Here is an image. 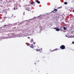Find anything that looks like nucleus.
Wrapping results in <instances>:
<instances>
[{
    "label": "nucleus",
    "mask_w": 74,
    "mask_h": 74,
    "mask_svg": "<svg viewBox=\"0 0 74 74\" xmlns=\"http://www.w3.org/2000/svg\"><path fill=\"white\" fill-rule=\"evenodd\" d=\"M64 30H66V28L65 27H63Z\"/></svg>",
    "instance_id": "11"
},
{
    "label": "nucleus",
    "mask_w": 74,
    "mask_h": 74,
    "mask_svg": "<svg viewBox=\"0 0 74 74\" xmlns=\"http://www.w3.org/2000/svg\"><path fill=\"white\" fill-rule=\"evenodd\" d=\"M30 47L32 48H34V46H33V44H32L30 46Z\"/></svg>",
    "instance_id": "8"
},
{
    "label": "nucleus",
    "mask_w": 74,
    "mask_h": 74,
    "mask_svg": "<svg viewBox=\"0 0 74 74\" xmlns=\"http://www.w3.org/2000/svg\"><path fill=\"white\" fill-rule=\"evenodd\" d=\"M28 38H29V39H30V37H28Z\"/></svg>",
    "instance_id": "16"
},
{
    "label": "nucleus",
    "mask_w": 74,
    "mask_h": 74,
    "mask_svg": "<svg viewBox=\"0 0 74 74\" xmlns=\"http://www.w3.org/2000/svg\"><path fill=\"white\" fill-rule=\"evenodd\" d=\"M60 8V7L58 8H57V9H59V8Z\"/></svg>",
    "instance_id": "18"
},
{
    "label": "nucleus",
    "mask_w": 74,
    "mask_h": 74,
    "mask_svg": "<svg viewBox=\"0 0 74 74\" xmlns=\"http://www.w3.org/2000/svg\"><path fill=\"white\" fill-rule=\"evenodd\" d=\"M35 2H36V3H38V4H40V1H38L37 0H36Z\"/></svg>",
    "instance_id": "6"
},
{
    "label": "nucleus",
    "mask_w": 74,
    "mask_h": 74,
    "mask_svg": "<svg viewBox=\"0 0 74 74\" xmlns=\"http://www.w3.org/2000/svg\"><path fill=\"white\" fill-rule=\"evenodd\" d=\"M57 27H56V28H54L53 29H56V31H57V32H59V30H60V29L59 28H57Z\"/></svg>",
    "instance_id": "4"
},
{
    "label": "nucleus",
    "mask_w": 74,
    "mask_h": 74,
    "mask_svg": "<svg viewBox=\"0 0 74 74\" xmlns=\"http://www.w3.org/2000/svg\"><path fill=\"white\" fill-rule=\"evenodd\" d=\"M28 8H29V7H28Z\"/></svg>",
    "instance_id": "21"
},
{
    "label": "nucleus",
    "mask_w": 74,
    "mask_h": 74,
    "mask_svg": "<svg viewBox=\"0 0 74 74\" xmlns=\"http://www.w3.org/2000/svg\"><path fill=\"white\" fill-rule=\"evenodd\" d=\"M57 11H58V9H54V10L52 11V12H54V13H56V12H57Z\"/></svg>",
    "instance_id": "3"
},
{
    "label": "nucleus",
    "mask_w": 74,
    "mask_h": 74,
    "mask_svg": "<svg viewBox=\"0 0 74 74\" xmlns=\"http://www.w3.org/2000/svg\"><path fill=\"white\" fill-rule=\"evenodd\" d=\"M42 48H41V49H36V51L37 52H38V51H41V50H42Z\"/></svg>",
    "instance_id": "5"
},
{
    "label": "nucleus",
    "mask_w": 74,
    "mask_h": 74,
    "mask_svg": "<svg viewBox=\"0 0 74 74\" xmlns=\"http://www.w3.org/2000/svg\"><path fill=\"white\" fill-rule=\"evenodd\" d=\"M36 63H37V62H35V64H36Z\"/></svg>",
    "instance_id": "15"
},
{
    "label": "nucleus",
    "mask_w": 74,
    "mask_h": 74,
    "mask_svg": "<svg viewBox=\"0 0 74 74\" xmlns=\"http://www.w3.org/2000/svg\"><path fill=\"white\" fill-rule=\"evenodd\" d=\"M18 8H17V7H15L14 8V10H17Z\"/></svg>",
    "instance_id": "9"
},
{
    "label": "nucleus",
    "mask_w": 74,
    "mask_h": 74,
    "mask_svg": "<svg viewBox=\"0 0 74 74\" xmlns=\"http://www.w3.org/2000/svg\"><path fill=\"white\" fill-rule=\"evenodd\" d=\"M58 49H56L54 50H53V51L51 50V52H53V51H58Z\"/></svg>",
    "instance_id": "7"
},
{
    "label": "nucleus",
    "mask_w": 74,
    "mask_h": 74,
    "mask_svg": "<svg viewBox=\"0 0 74 74\" xmlns=\"http://www.w3.org/2000/svg\"><path fill=\"white\" fill-rule=\"evenodd\" d=\"M33 43H34V44H36V42H33Z\"/></svg>",
    "instance_id": "17"
},
{
    "label": "nucleus",
    "mask_w": 74,
    "mask_h": 74,
    "mask_svg": "<svg viewBox=\"0 0 74 74\" xmlns=\"http://www.w3.org/2000/svg\"><path fill=\"white\" fill-rule=\"evenodd\" d=\"M33 41H34L33 40V39L32 38V39H31V40L30 41V42H33Z\"/></svg>",
    "instance_id": "10"
},
{
    "label": "nucleus",
    "mask_w": 74,
    "mask_h": 74,
    "mask_svg": "<svg viewBox=\"0 0 74 74\" xmlns=\"http://www.w3.org/2000/svg\"><path fill=\"white\" fill-rule=\"evenodd\" d=\"M64 4H66V5L67 4V2H64Z\"/></svg>",
    "instance_id": "12"
},
{
    "label": "nucleus",
    "mask_w": 74,
    "mask_h": 74,
    "mask_svg": "<svg viewBox=\"0 0 74 74\" xmlns=\"http://www.w3.org/2000/svg\"><path fill=\"white\" fill-rule=\"evenodd\" d=\"M66 36V37H67V36Z\"/></svg>",
    "instance_id": "20"
},
{
    "label": "nucleus",
    "mask_w": 74,
    "mask_h": 74,
    "mask_svg": "<svg viewBox=\"0 0 74 74\" xmlns=\"http://www.w3.org/2000/svg\"><path fill=\"white\" fill-rule=\"evenodd\" d=\"M14 36H14V34L13 33L11 34H8V37L9 38H11L12 37H14Z\"/></svg>",
    "instance_id": "1"
},
{
    "label": "nucleus",
    "mask_w": 74,
    "mask_h": 74,
    "mask_svg": "<svg viewBox=\"0 0 74 74\" xmlns=\"http://www.w3.org/2000/svg\"><path fill=\"white\" fill-rule=\"evenodd\" d=\"M60 48L61 49H65V46L64 45H62L60 47Z\"/></svg>",
    "instance_id": "2"
},
{
    "label": "nucleus",
    "mask_w": 74,
    "mask_h": 74,
    "mask_svg": "<svg viewBox=\"0 0 74 74\" xmlns=\"http://www.w3.org/2000/svg\"><path fill=\"white\" fill-rule=\"evenodd\" d=\"M33 3H34V2H33L31 3V4H33Z\"/></svg>",
    "instance_id": "13"
},
{
    "label": "nucleus",
    "mask_w": 74,
    "mask_h": 74,
    "mask_svg": "<svg viewBox=\"0 0 74 74\" xmlns=\"http://www.w3.org/2000/svg\"><path fill=\"white\" fill-rule=\"evenodd\" d=\"M28 46H30V44H29L27 45Z\"/></svg>",
    "instance_id": "14"
},
{
    "label": "nucleus",
    "mask_w": 74,
    "mask_h": 74,
    "mask_svg": "<svg viewBox=\"0 0 74 74\" xmlns=\"http://www.w3.org/2000/svg\"><path fill=\"white\" fill-rule=\"evenodd\" d=\"M72 11H73V12H74V10H73Z\"/></svg>",
    "instance_id": "19"
}]
</instances>
